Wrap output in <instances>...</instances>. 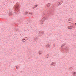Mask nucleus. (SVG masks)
<instances>
[{
    "label": "nucleus",
    "mask_w": 76,
    "mask_h": 76,
    "mask_svg": "<svg viewBox=\"0 0 76 76\" xmlns=\"http://www.w3.org/2000/svg\"><path fill=\"white\" fill-rule=\"evenodd\" d=\"M43 34H44V32H42L41 31H40L38 33V34L39 36H42Z\"/></svg>",
    "instance_id": "nucleus-1"
},
{
    "label": "nucleus",
    "mask_w": 76,
    "mask_h": 76,
    "mask_svg": "<svg viewBox=\"0 0 76 76\" xmlns=\"http://www.w3.org/2000/svg\"><path fill=\"white\" fill-rule=\"evenodd\" d=\"M72 74H72V75H73L74 76H76V72H75V71H73Z\"/></svg>",
    "instance_id": "nucleus-2"
},
{
    "label": "nucleus",
    "mask_w": 76,
    "mask_h": 76,
    "mask_svg": "<svg viewBox=\"0 0 76 76\" xmlns=\"http://www.w3.org/2000/svg\"><path fill=\"white\" fill-rule=\"evenodd\" d=\"M19 6L17 5V6L15 7V9L16 10H19Z\"/></svg>",
    "instance_id": "nucleus-3"
},
{
    "label": "nucleus",
    "mask_w": 76,
    "mask_h": 76,
    "mask_svg": "<svg viewBox=\"0 0 76 76\" xmlns=\"http://www.w3.org/2000/svg\"><path fill=\"white\" fill-rule=\"evenodd\" d=\"M41 20H42L43 22H44V21L46 20V18H45V17H43Z\"/></svg>",
    "instance_id": "nucleus-4"
},
{
    "label": "nucleus",
    "mask_w": 76,
    "mask_h": 76,
    "mask_svg": "<svg viewBox=\"0 0 76 76\" xmlns=\"http://www.w3.org/2000/svg\"><path fill=\"white\" fill-rule=\"evenodd\" d=\"M38 54L39 55H40V54H42V51L41 50L39 51L38 52Z\"/></svg>",
    "instance_id": "nucleus-5"
},
{
    "label": "nucleus",
    "mask_w": 76,
    "mask_h": 76,
    "mask_svg": "<svg viewBox=\"0 0 76 76\" xmlns=\"http://www.w3.org/2000/svg\"><path fill=\"white\" fill-rule=\"evenodd\" d=\"M64 45H66V43L62 44V45L61 46V47L62 48H63V47H64Z\"/></svg>",
    "instance_id": "nucleus-6"
},
{
    "label": "nucleus",
    "mask_w": 76,
    "mask_h": 76,
    "mask_svg": "<svg viewBox=\"0 0 76 76\" xmlns=\"http://www.w3.org/2000/svg\"><path fill=\"white\" fill-rule=\"evenodd\" d=\"M68 28L69 29H72V26H68Z\"/></svg>",
    "instance_id": "nucleus-7"
},
{
    "label": "nucleus",
    "mask_w": 76,
    "mask_h": 76,
    "mask_svg": "<svg viewBox=\"0 0 76 76\" xmlns=\"http://www.w3.org/2000/svg\"><path fill=\"white\" fill-rule=\"evenodd\" d=\"M43 22H44L43 21H42V20H41L40 21V23L41 24H43Z\"/></svg>",
    "instance_id": "nucleus-8"
},
{
    "label": "nucleus",
    "mask_w": 76,
    "mask_h": 76,
    "mask_svg": "<svg viewBox=\"0 0 76 76\" xmlns=\"http://www.w3.org/2000/svg\"><path fill=\"white\" fill-rule=\"evenodd\" d=\"M50 3H48L47 4V7H49L50 6Z\"/></svg>",
    "instance_id": "nucleus-9"
},
{
    "label": "nucleus",
    "mask_w": 76,
    "mask_h": 76,
    "mask_svg": "<svg viewBox=\"0 0 76 76\" xmlns=\"http://www.w3.org/2000/svg\"><path fill=\"white\" fill-rule=\"evenodd\" d=\"M38 37H36L34 39V40H35V41H37V40H38Z\"/></svg>",
    "instance_id": "nucleus-10"
},
{
    "label": "nucleus",
    "mask_w": 76,
    "mask_h": 76,
    "mask_svg": "<svg viewBox=\"0 0 76 76\" xmlns=\"http://www.w3.org/2000/svg\"><path fill=\"white\" fill-rule=\"evenodd\" d=\"M50 44H48L46 45L47 47H48L49 46H50Z\"/></svg>",
    "instance_id": "nucleus-11"
},
{
    "label": "nucleus",
    "mask_w": 76,
    "mask_h": 76,
    "mask_svg": "<svg viewBox=\"0 0 76 76\" xmlns=\"http://www.w3.org/2000/svg\"><path fill=\"white\" fill-rule=\"evenodd\" d=\"M28 12H26L25 13V15H28Z\"/></svg>",
    "instance_id": "nucleus-12"
},
{
    "label": "nucleus",
    "mask_w": 76,
    "mask_h": 76,
    "mask_svg": "<svg viewBox=\"0 0 76 76\" xmlns=\"http://www.w3.org/2000/svg\"><path fill=\"white\" fill-rule=\"evenodd\" d=\"M37 6H38V4L35 5L34 6V8H36V7H37Z\"/></svg>",
    "instance_id": "nucleus-13"
},
{
    "label": "nucleus",
    "mask_w": 76,
    "mask_h": 76,
    "mask_svg": "<svg viewBox=\"0 0 76 76\" xmlns=\"http://www.w3.org/2000/svg\"><path fill=\"white\" fill-rule=\"evenodd\" d=\"M62 1V2L61 3V2H60L59 4H62V3H63V1Z\"/></svg>",
    "instance_id": "nucleus-14"
},
{
    "label": "nucleus",
    "mask_w": 76,
    "mask_h": 76,
    "mask_svg": "<svg viewBox=\"0 0 76 76\" xmlns=\"http://www.w3.org/2000/svg\"><path fill=\"white\" fill-rule=\"evenodd\" d=\"M25 39H23L22 40V42H24V41H25Z\"/></svg>",
    "instance_id": "nucleus-15"
},
{
    "label": "nucleus",
    "mask_w": 76,
    "mask_h": 76,
    "mask_svg": "<svg viewBox=\"0 0 76 76\" xmlns=\"http://www.w3.org/2000/svg\"><path fill=\"white\" fill-rule=\"evenodd\" d=\"M53 64H54V62H52V64H51V65H53Z\"/></svg>",
    "instance_id": "nucleus-16"
},
{
    "label": "nucleus",
    "mask_w": 76,
    "mask_h": 76,
    "mask_svg": "<svg viewBox=\"0 0 76 76\" xmlns=\"http://www.w3.org/2000/svg\"><path fill=\"white\" fill-rule=\"evenodd\" d=\"M53 47L54 48L55 47V44H53Z\"/></svg>",
    "instance_id": "nucleus-17"
},
{
    "label": "nucleus",
    "mask_w": 76,
    "mask_h": 76,
    "mask_svg": "<svg viewBox=\"0 0 76 76\" xmlns=\"http://www.w3.org/2000/svg\"><path fill=\"white\" fill-rule=\"evenodd\" d=\"M28 40V39H26V40L25 41H24V42H25L26 41H27V40Z\"/></svg>",
    "instance_id": "nucleus-18"
},
{
    "label": "nucleus",
    "mask_w": 76,
    "mask_h": 76,
    "mask_svg": "<svg viewBox=\"0 0 76 76\" xmlns=\"http://www.w3.org/2000/svg\"><path fill=\"white\" fill-rule=\"evenodd\" d=\"M53 66H55V65L53 64Z\"/></svg>",
    "instance_id": "nucleus-19"
},
{
    "label": "nucleus",
    "mask_w": 76,
    "mask_h": 76,
    "mask_svg": "<svg viewBox=\"0 0 76 76\" xmlns=\"http://www.w3.org/2000/svg\"><path fill=\"white\" fill-rule=\"evenodd\" d=\"M21 22H22V20H21Z\"/></svg>",
    "instance_id": "nucleus-20"
},
{
    "label": "nucleus",
    "mask_w": 76,
    "mask_h": 76,
    "mask_svg": "<svg viewBox=\"0 0 76 76\" xmlns=\"http://www.w3.org/2000/svg\"><path fill=\"white\" fill-rule=\"evenodd\" d=\"M46 56H48V55H47Z\"/></svg>",
    "instance_id": "nucleus-21"
},
{
    "label": "nucleus",
    "mask_w": 76,
    "mask_h": 76,
    "mask_svg": "<svg viewBox=\"0 0 76 76\" xmlns=\"http://www.w3.org/2000/svg\"><path fill=\"white\" fill-rule=\"evenodd\" d=\"M29 14H32V13H30Z\"/></svg>",
    "instance_id": "nucleus-22"
},
{
    "label": "nucleus",
    "mask_w": 76,
    "mask_h": 76,
    "mask_svg": "<svg viewBox=\"0 0 76 76\" xmlns=\"http://www.w3.org/2000/svg\"><path fill=\"white\" fill-rule=\"evenodd\" d=\"M66 50H67V49L66 48Z\"/></svg>",
    "instance_id": "nucleus-23"
},
{
    "label": "nucleus",
    "mask_w": 76,
    "mask_h": 76,
    "mask_svg": "<svg viewBox=\"0 0 76 76\" xmlns=\"http://www.w3.org/2000/svg\"><path fill=\"white\" fill-rule=\"evenodd\" d=\"M70 69H71V70H72V69L71 68Z\"/></svg>",
    "instance_id": "nucleus-24"
},
{
    "label": "nucleus",
    "mask_w": 76,
    "mask_h": 76,
    "mask_svg": "<svg viewBox=\"0 0 76 76\" xmlns=\"http://www.w3.org/2000/svg\"><path fill=\"white\" fill-rule=\"evenodd\" d=\"M69 23H70V22H69Z\"/></svg>",
    "instance_id": "nucleus-25"
},
{
    "label": "nucleus",
    "mask_w": 76,
    "mask_h": 76,
    "mask_svg": "<svg viewBox=\"0 0 76 76\" xmlns=\"http://www.w3.org/2000/svg\"><path fill=\"white\" fill-rule=\"evenodd\" d=\"M47 58H48V57H47Z\"/></svg>",
    "instance_id": "nucleus-26"
},
{
    "label": "nucleus",
    "mask_w": 76,
    "mask_h": 76,
    "mask_svg": "<svg viewBox=\"0 0 76 76\" xmlns=\"http://www.w3.org/2000/svg\"><path fill=\"white\" fill-rule=\"evenodd\" d=\"M53 66H52V67H53Z\"/></svg>",
    "instance_id": "nucleus-27"
},
{
    "label": "nucleus",
    "mask_w": 76,
    "mask_h": 76,
    "mask_svg": "<svg viewBox=\"0 0 76 76\" xmlns=\"http://www.w3.org/2000/svg\"><path fill=\"white\" fill-rule=\"evenodd\" d=\"M26 38H27V37H26Z\"/></svg>",
    "instance_id": "nucleus-28"
}]
</instances>
